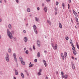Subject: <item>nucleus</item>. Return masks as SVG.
<instances>
[{"label": "nucleus", "instance_id": "9", "mask_svg": "<svg viewBox=\"0 0 79 79\" xmlns=\"http://www.w3.org/2000/svg\"><path fill=\"white\" fill-rule=\"evenodd\" d=\"M70 42L72 47H74V45H73V41H72V40H70Z\"/></svg>", "mask_w": 79, "mask_h": 79}, {"label": "nucleus", "instance_id": "62", "mask_svg": "<svg viewBox=\"0 0 79 79\" xmlns=\"http://www.w3.org/2000/svg\"><path fill=\"white\" fill-rule=\"evenodd\" d=\"M0 2L1 3H2V0H0Z\"/></svg>", "mask_w": 79, "mask_h": 79}, {"label": "nucleus", "instance_id": "52", "mask_svg": "<svg viewBox=\"0 0 79 79\" xmlns=\"http://www.w3.org/2000/svg\"><path fill=\"white\" fill-rule=\"evenodd\" d=\"M11 32L12 33V34H14V31H11Z\"/></svg>", "mask_w": 79, "mask_h": 79}, {"label": "nucleus", "instance_id": "8", "mask_svg": "<svg viewBox=\"0 0 79 79\" xmlns=\"http://www.w3.org/2000/svg\"><path fill=\"white\" fill-rule=\"evenodd\" d=\"M44 64V65H45V67L47 66V63H46V61H45V60H44L43 61Z\"/></svg>", "mask_w": 79, "mask_h": 79}, {"label": "nucleus", "instance_id": "31", "mask_svg": "<svg viewBox=\"0 0 79 79\" xmlns=\"http://www.w3.org/2000/svg\"><path fill=\"white\" fill-rule=\"evenodd\" d=\"M27 12H30V9L29 8L27 9Z\"/></svg>", "mask_w": 79, "mask_h": 79}, {"label": "nucleus", "instance_id": "57", "mask_svg": "<svg viewBox=\"0 0 79 79\" xmlns=\"http://www.w3.org/2000/svg\"><path fill=\"white\" fill-rule=\"evenodd\" d=\"M56 74H58V71H56Z\"/></svg>", "mask_w": 79, "mask_h": 79}, {"label": "nucleus", "instance_id": "4", "mask_svg": "<svg viewBox=\"0 0 79 79\" xmlns=\"http://www.w3.org/2000/svg\"><path fill=\"white\" fill-rule=\"evenodd\" d=\"M13 56L15 62H17V58H16V53H14Z\"/></svg>", "mask_w": 79, "mask_h": 79}, {"label": "nucleus", "instance_id": "24", "mask_svg": "<svg viewBox=\"0 0 79 79\" xmlns=\"http://www.w3.org/2000/svg\"><path fill=\"white\" fill-rule=\"evenodd\" d=\"M77 46L78 49H79V44L77 43Z\"/></svg>", "mask_w": 79, "mask_h": 79}, {"label": "nucleus", "instance_id": "30", "mask_svg": "<svg viewBox=\"0 0 79 79\" xmlns=\"http://www.w3.org/2000/svg\"><path fill=\"white\" fill-rule=\"evenodd\" d=\"M34 62H35V63H36L37 61V59H35L34 60Z\"/></svg>", "mask_w": 79, "mask_h": 79}, {"label": "nucleus", "instance_id": "12", "mask_svg": "<svg viewBox=\"0 0 79 79\" xmlns=\"http://www.w3.org/2000/svg\"><path fill=\"white\" fill-rule=\"evenodd\" d=\"M64 56L65 58H66V56H67V52H66L64 53Z\"/></svg>", "mask_w": 79, "mask_h": 79}, {"label": "nucleus", "instance_id": "28", "mask_svg": "<svg viewBox=\"0 0 79 79\" xmlns=\"http://www.w3.org/2000/svg\"><path fill=\"white\" fill-rule=\"evenodd\" d=\"M44 10L45 12H47V7H45L44 9Z\"/></svg>", "mask_w": 79, "mask_h": 79}, {"label": "nucleus", "instance_id": "15", "mask_svg": "<svg viewBox=\"0 0 79 79\" xmlns=\"http://www.w3.org/2000/svg\"><path fill=\"white\" fill-rule=\"evenodd\" d=\"M15 75H18V71L16 70V69H15Z\"/></svg>", "mask_w": 79, "mask_h": 79}, {"label": "nucleus", "instance_id": "11", "mask_svg": "<svg viewBox=\"0 0 79 79\" xmlns=\"http://www.w3.org/2000/svg\"><path fill=\"white\" fill-rule=\"evenodd\" d=\"M59 27L60 29H61L62 28V25H61V23H59Z\"/></svg>", "mask_w": 79, "mask_h": 79}, {"label": "nucleus", "instance_id": "51", "mask_svg": "<svg viewBox=\"0 0 79 79\" xmlns=\"http://www.w3.org/2000/svg\"><path fill=\"white\" fill-rule=\"evenodd\" d=\"M62 78H64V75H62Z\"/></svg>", "mask_w": 79, "mask_h": 79}, {"label": "nucleus", "instance_id": "7", "mask_svg": "<svg viewBox=\"0 0 79 79\" xmlns=\"http://www.w3.org/2000/svg\"><path fill=\"white\" fill-rule=\"evenodd\" d=\"M61 56L62 57V59L63 60H64V55H63V53H61Z\"/></svg>", "mask_w": 79, "mask_h": 79}, {"label": "nucleus", "instance_id": "13", "mask_svg": "<svg viewBox=\"0 0 79 79\" xmlns=\"http://www.w3.org/2000/svg\"><path fill=\"white\" fill-rule=\"evenodd\" d=\"M19 59H20V61L21 62H22V61H23V58H22V57H20Z\"/></svg>", "mask_w": 79, "mask_h": 79}, {"label": "nucleus", "instance_id": "40", "mask_svg": "<svg viewBox=\"0 0 79 79\" xmlns=\"http://www.w3.org/2000/svg\"><path fill=\"white\" fill-rule=\"evenodd\" d=\"M26 73L28 76H29V74L28 72H27V73Z\"/></svg>", "mask_w": 79, "mask_h": 79}, {"label": "nucleus", "instance_id": "50", "mask_svg": "<svg viewBox=\"0 0 79 79\" xmlns=\"http://www.w3.org/2000/svg\"><path fill=\"white\" fill-rule=\"evenodd\" d=\"M23 32L24 33H26V30H24L23 31Z\"/></svg>", "mask_w": 79, "mask_h": 79}, {"label": "nucleus", "instance_id": "2", "mask_svg": "<svg viewBox=\"0 0 79 79\" xmlns=\"http://www.w3.org/2000/svg\"><path fill=\"white\" fill-rule=\"evenodd\" d=\"M36 28H37V27H36V26L35 25H33V29H34V31L35 33L36 34H37L38 32H37V31L36 29Z\"/></svg>", "mask_w": 79, "mask_h": 79}, {"label": "nucleus", "instance_id": "32", "mask_svg": "<svg viewBox=\"0 0 79 79\" xmlns=\"http://www.w3.org/2000/svg\"><path fill=\"white\" fill-rule=\"evenodd\" d=\"M56 5H58V4H59V2H56Z\"/></svg>", "mask_w": 79, "mask_h": 79}, {"label": "nucleus", "instance_id": "1", "mask_svg": "<svg viewBox=\"0 0 79 79\" xmlns=\"http://www.w3.org/2000/svg\"><path fill=\"white\" fill-rule=\"evenodd\" d=\"M7 34L8 36L9 37L10 39H13V35H12V33L8 29H7Z\"/></svg>", "mask_w": 79, "mask_h": 79}, {"label": "nucleus", "instance_id": "29", "mask_svg": "<svg viewBox=\"0 0 79 79\" xmlns=\"http://www.w3.org/2000/svg\"><path fill=\"white\" fill-rule=\"evenodd\" d=\"M67 77H68V75H64V78L65 79H66V78H67Z\"/></svg>", "mask_w": 79, "mask_h": 79}, {"label": "nucleus", "instance_id": "54", "mask_svg": "<svg viewBox=\"0 0 79 79\" xmlns=\"http://www.w3.org/2000/svg\"><path fill=\"white\" fill-rule=\"evenodd\" d=\"M2 19H0V23L2 22Z\"/></svg>", "mask_w": 79, "mask_h": 79}, {"label": "nucleus", "instance_id": "49", "mask_svg": "<svg viewBox=\"0 0 79 79\" xmlns=\"http://www.w3.org/2000/svg\"><path fill=\"white\" fill-rule=\"evenodd\" d=\"M76 21L77 22H78V19L77 18L76 19Z\"/></svg>", "mask_w": 79, "mask_h": 79}, {"label": "nucleus", "instance_id": "18", "mask_svg": "<svg viewBox=\"0 0 79 79\" xmlns=\"http://www.w3.org/2000/svg\"><path fill=\"white\" fill-rule=\"evenodd\" d=\"M37 56L38 58H39V57H40V52H38L37 54Z\"/></svg>", "mask_w": 79, "mask_h": 79}, {"label": "nucleus", "instance_id": "3", "mask_svg": "<svg viewBox=\"0 0 79 79\" xmlns=\"http://www.w3.org/2000/svg\"><path fill=\"white\" fill-rule=\"evenodd\" d=\"M6 56L5 57L6 60V61H7V62H8L9 61V55L8 54H7Z\"/></svg>", "mask_w": 79, "mask_h": 79}, {"label": "nucleus", "instance_id": "14", "mask_svg": "<svg viewBox=\"0 0 79 79\" xmlns=\"http://www.w3.org/2000/svg\"><path fill=\"white\" fill-rule=\"evenodd\" d=\"M21 76L22 77V78H24V74L22 73H21Z\"/></svg>", "mask_w": 79, "mask_h": 79}, {"label": "nucleus", "instance_id": "20", "mask_svg": "<svg viewBox=\"0 0 79 79\" xmlns=\"http://www.w3.org/2000/svg\"><path fill=\"white\" fill-rule=\"evenodd\" d=\"M8 27H9V29H11L12 27H11V24H9L8 25Z\"/></svg>", "mask_w": 79, "mask_h": 79}, {"label": "nucleus", "instance_id": "42", "mask_svg": "<svg viewBox=\"0 0 79 79\" xmlns=\"http://www.w3.org/2000/svg\"><path fill=\"white\" fill-rule=\"evenodd\" d=\"M37 10H38V11H39L40 10V8L39 7H37Z\"/></svg>", "mask_w": 79, "mask_h": 79}, {"label": "nucleus", "instance_id": "39", "mask_svg": "<svg viewBox=\"0 0 79 79\" xmlns=\"http://www.w3.org/2000/svg\"><path fill=\"white\" fill-rule=\"evenodd\" d=\"M51 45H52V47H54V44H53V43H52Z\"/></svg>", "mask_w": 79, "mask_h": 79}, {"label": "nucleus", "instance_id": "37", "mask_svg": "<svg viewBox=\"0 0 79 79\" xmlns=\"http://www.w3.org/2000/svg\"><path fill=\"white\" fill-rule=\"evenodd\" d=\"M73 47L72 48V50H75V47H74V46H72Z\"/></svg>", "mask_w": 79, "mask_h": 79}, {"label": "nucleus", "instance_id": "59", "mask_svg": "<svg viewBox=\"0 0 79 79\" xmlns=\"http://www.w3.org/2000/svg\"><path fill=\"white\" fill-rule=\"evenodd\" d=\"M73 13H74V12H75V11H74V10H73Z\"/></svg>", "mask_w": 79, "mask_h": 79}, {"label": "nucleus", "instance_id": "53", "mask_svg": "<svg viewBox=\"0 0 79 79\" xmlns=\"http://www.w3.org/2000/svg\"><path fill=\"white\" fill-rule=\"evenodd\" d=\"M29 25V24L27 23L26 25V27H27V26H28V25Z\"/></svg>", "mask_w": 79, "mask_h": 79}, {"label": "nucleus", "instance_id": "47", "mask_svg": "<svg viewBox=\"0 0 79 79\" xmlns=\"http://www.w3.org/2000/svg\"><path fill=\"white\" fill-rule=\"evenodd\" d=\"M69 3H71V0H69Z\"/></svg>", "mask_w": 79, "mask_h": 79}, {"label": "nucleus", "instance_id": "10", "mask_svg": "<svg viewBox=\"0 0 79 79\" xmlns=\"http://www.w3.org/2000/svg\"><path fill=\"white\" fill-rule=\"evenodd\" d=\"M24 40L25 42H27V37H24Z\"/></svg>", "mask_w": 79, "mask_h": 79}, {"label": "nucleus", "instance_id": "41", "mask_svg": "<svg viewBox=\"0 0 79 79\" xmlns=\"http://www.w3.org/2000/svg\"><path fill=\"white\" fill-rule=\"evenodd\" d=\"M47 23H48V24H50V21L48 20H47Z\"/></svg>", "mask_w": 79, "mask_h": 79}, {"label": "nucleus", "instance_id": "6", "mask_svg": "<svg viewBox=\"0 0 79 79\" xmlns=\"http://www.w3.org/2000/svg\"><path fill=\"white\" fill-rule=\"evenodd\" d=\"M40 40H38L37 41V44L38 47H40Z\"/></svg>", "mask_w": 79, "mask_h": 79}, {"label": "nucleus", "instance_id": "26", "mask_svg": "<svg viewBox=\"0 0 79 79\" xmlns=\"http://www.w3.org/2000/svg\"><path fill=\"white\" fill-rule=\"evenodd\" d=\"M41 72H39L38 73V76H40V75H41Z\"/></svg>", "mask_w": 79, "mask_h": 79}, {"label": "nucleus", "instance_id": "61", "mask_svg": "<svg viewBox=\"0 0 79 79\" xmlns=\"http://www.w3.org/2000/svg\"><path fill=\"white\" fill-rule=\"evenodd\" d=\"M31 63H31V62H30V64H29V66H30V65H31Z\"/></svg>", "mask_w": 79, "mask_h": 79}, {"label": "nucleus", "instance_id": "46", "mask_svg": "<svg viewBox=\"0 0 79 79\" xmlns=\"http://www.w3.org/2000/svg\"><path fill=\"white\" fill-rule=\"evenodd\" d=\"M55 11H56L58 9H57V8H55Z\"/></svg>", "mask_w": 79, "mask_h": 79}, {"label": "nucleus", "instance_id": "22", "mask_svg": "<svg viewBox=\"0 0 79 79\" xmlns=\"http://www.w3.org/2000/svg\"><path fill=\"white\" fill-rule=\"evenodd\" d=\"M25 53L27 54V55H28V54H29V51H28V50H26V51L25 52Z\"/></svg>", "mask_w": 79, "mask_h": 79}, {"label": "nucleus", "instance_id": "21", "mask_svg": "<svg viewBox=\"0 0 79 79\" xmlns=\"http://www.w3.org/2000/svg\"><path fill=\"white\" fill-rule=\"evenodd\" d=\"M21 63L22 64H23V65H24L25 64V62L24 61L21 62Z\"/></svg>", "mask_w": 79, "mask_h": 79}, {"label": "nucleus", "instance_id": "48", "mask_svg": "<svg viewBox=\"0 0 79 79\" xmlns=\"http://www.w3.org/2000/svg\"><path fill=\"white\" fill-rule=\"evenodd\" d=\"M46 1L47 2H50V0H46Z\"/></svg>", "mask_w": 79, "mask_h": 79}, {"label": "nucleus", "instance_id": "19", "mask_svg": "<svg viewBox=\"0 0 79 79\" xmlns=\"http://www.w3.org/2000/svg\"><path fill=\"white\" fill-rule=\"evenodd\" d=\"M72 67L73 69H75V66H74V64H72Z\"/></svg>", "mask_w": 79, "mask_h": 79}, {"label": "nucleus", "instance_id": "60", "mask_svg": "<svg viewBox=\"0 0 79 79\" xmlns=\"http://www.w3.org/2000/svg\"><path fill=\"white\" fill-rule=\"evenodd\" d=\"M14 79H16V78L15 77H14Z\"/></svg>", "mask_w": 79, "mask_h": 79}, {"label": "nucleus", "instance_id": "34", "mask_svg": "<svg viewBox=\"0 0 79 79\" xmlns=\"http://www.w3.org/2000/svg\"><path fill=\"white\" fill-rule=\"evenodd\" d=\"M73 14L75 15V16H77V14L76 13V12H74V13H73Z\"/></svg>", "mask_w": 79, "mask_h": 79}, {"label": "nucleus", "instance_id": "55", "mask_svg": "<svg viewBox=\"0 0 79 79\" xmlns=\"http://www.w3.org/2000/svg\"><path fill=\"white\" fill-rule=\"evenodd\" d=\"M24 72H25V73H27V70H24Z\"/></svg>", "mask_w": 79, "mask_h": 79}, {"label": "nucleus", "instance_id": "23", "mask_svg": "<svg viewBox=\"0 0 79 79\" xmlns=\"http://www.w3.org/2000/svg\"><path fill=\"white\" fill-rule=\"evenodd\" d=\"M34 66V64H32L31 65L29 66V67L31 68V67H32Z\"/></svg>", "mask_w": 79, "mask_h": 79}, {"label": "nucleus", "instance_id": "16", "mask_svg": "<svg viewBox=\"0 0 79 79\" xmlns=\"http://www.w3.org/2000/svg\"><path fill=\"white\" fill-rule=\"evenodd\" d=\"M13 39L14 40V41H16V40H17V38L14 37L13 38Z\"/></svg>", "mask_w": 79, "mask_h": 79}, {"label": "nucleus", "instance_id": "43", "mask_svg": "<svg viewBox=\"0 0 79 79\" xmlns=\"http://www.w3.org/2000/svg\"><path fill=\"white\" fill-rule=\"evenodd\" d=\"M39 72H40V73H41V72H42V69H40Z\"/></svg>", "mask_w": 79, "mask_h": 79}, {"label": "nucleus", "instance_id": "38", "mask_svg": "<svg viewBox=\"0 0 79 79\" xmlns=\"http://www.w3.org/2000/svg\"><path fill=\"white\" fill-rule=\"evenodd\" d=\"M61 75H64V73H63V72H61Z\"/></svg>", "mask_w": 79, "mask_h": 79}, {"label": "nucleus", "instance_id": "56", "mask_svg": "<svg viewBox=\"0 0 79 79\" xmlns=\"http://www.w3.org/2000/svg\"><path fill=\"white\" fill-rule=\"evenodd\" d=\"M72 59H73V60H74V57H73V56L72 57Z\"/></svg>", "mask_w": 79, "mask_h": 79}, {"label": "nucleus", "instance_id": "45", "mask_svg": "<svg viewBox=\"0 0 79 79\" xmlns=\"http://www.w3.org/2000/svg\"><path fill=\"white\" fill-rule=\"evenodd\" d=\"M29 49L31 51H32V48H30Z\"/></svg>", "mask_w": 79, "mask_h": 79}, {"label": "nucleus", "instance_id": "36", "mask_svg": "<svg viewBox=\"0 0 79 79\" xmlns=\"http://www.w3.org/2000/svg\"><path fill=\"white\" fill-rule=\"evenodd\" d=\"M35 19L36 21H38V19L37 18V17H35Z\"/></svg>", "mask_w": 79, "mask_h": 79}, {"label": "nucleus", "instance_id": "17", "mask_svg": "<svg viewBox=\"0 0 79 79\" xmlns=\"http://www.w3.org/2000/svg\"><path fill=\"white\" fill-rule=\"evenodd\" d=\"M11 48H9L8 50V52L9 53H11Z\"/></svg>", "mask_w": 79, "mask_h": 79}, {"label": "nucleus", "instance_id": "35", "mask_svg": "<svg viewBox=\"0 0 79 79\" xmlns=\"http://www.w3.org/2000/svg\"><path fill=\"white\" fill-rule=\"evenodd\" d=\"M33 48L34 50H35V46H34V45H33Z\"/></svg>", "mask_w": 79, "mask_h": 79}, {"label": "nucleus", "instance_id": "58", "mask_svg": "<svg viewBox=\"0 0 79 79\" xmlns=\"http://www.w3.org/2000/svg\"><path fill=\"white\" fill-rule=\"evenodd\" d=\"M26 50V48H24V50Z\"/></svg>", "mask_w": 79, "mask_h": 79}, {"label": "nucleus", "instance_id": "25", "mask_svg": "<svg viewBox=\"0 0 79 79\" xmlns=\"http://www.w3.org/2000/svg\"><path fill=\"white\" fill-rule=\"evenodd\" d=\"M62 6H63V9H64V3H63L62 4Z\"/></svg>", "mask_w": 79, "mask_h": 79}, {"label": "nucleus", "instance_id": "33", "mask_svg": "<svg viewBox=\"0 0 79 79\" xmlns=\"http://www.w3.org/2000/svg\"><path fill=\"white\" fill-rule=\"evenodd\" d=\"M65 39L66 40H68L69 39V38L68 37H65Z\"/></svg>", "mask_w": 79, "mask_h": 79}, {"label": "nucleus", "instance_id": "44", "mask_svg": "<svg viewBox=\"0 0 79 79\" xmlns=\"http://www.w3.org/2000/svg\"><path fill=\"white\" fill-rule=\"evenodd\" d=\"M15 1L17 3H19V1L18 0H15Z\"/></svg>", "mask_w": 79, "mask_h": 79}, {"label": "nucleus", "instance_id": "5", "mask_svg": "<svg viewBox=\"0 0 79 79\" xmlns=\"http://www.w3.org/2000/svg\"><path fill=\"white\" fill-rule=\"evenodd\" d=\"M52 47L54 50H57L58 45L56 44L55 46H54Z\"/></svg>", "mask_w": 79, "mask_h": 79}, {"label": "nucleus", "instance_id": "64", "mask_svg": "<svg viewBox=\"0 0 79 79\" xmlns=\"http://www.w3.org/2000/svg\"><path fill=\"white\" fill-rule=\"evenodd\" d=\"M46 79H48V77H46Z\"/></svg>", "mask_w": 79, "mask_h": 79}, {"label": "nucleus", "instance_id": "63", "mask_svg": "<svg viewBox=\"0 0 79 79\" xmlns=\"http://www.w3.org/2000/svg\"><path fill=\"white\" fill-rule=\"evenodd\" d=\"M44 53H47V51H44Z\"/></svg>", "mask_w": 79, "mask_h": 79}, {"label": "nucleus", "instance_id": "27", "mask_svg": "<svg viewBox=\"0 0 79 79\" xmlns=\"http://www.w3.org/2000/svg\"><path fill=\"white\" fill-rule=\"evenodd\" d=\"M73 53L74 55H76V51H74L73 52Z\"/></svg>", "mask_w": 79, "mask_h": 79}]
</instances>
